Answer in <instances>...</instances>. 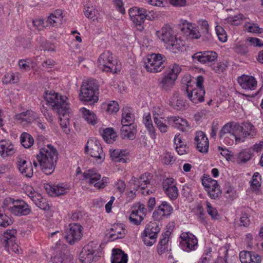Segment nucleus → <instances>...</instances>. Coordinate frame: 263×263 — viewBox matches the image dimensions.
Instances as JSON below:
<instances>
[{"label":"nucleus","instance_id":"obj_1","mask_svg":"<svg viewBox=\"0 0 263 263\" xmlns=\"http://www.w3.org/2000/svg\"><path fill=\"white\" fill-rule=\"evenodd\" d=\"M36 158V161L33 160L35 167L40 166L46 175H50L53 172L58 159V153L52 145L48 144L41 148Z\"/></svg>","mask_w":263,"mask_h":263},{"label":"nucleus","instance_id":"obj_2","mask_svg":"<svg viewBox=\"0 0 263 263\" xmlns=\"http://www.w3.org/2000/svg\"><path fill=\"white\" fill-rule=\"evenodd\" d=\"M156 35L173 53L182 51L184 48V42L177 37L174 29L168 24H165L160 30L156 32Z\"/></svg>","mask_w":263,"mask_h":263},{"label":"nucleus","instance_id":"obj_3","mask_svg":"<svg viewBox=\"0 0 263 263\" xmlns=\"http://www.w3.org/2000/svg\"><path fill=\"white\" fill-rule=\"evenodd\" d=\"M98 85L97 81L89 79L82 82L80 88L79 98L86 103H96L99 100Z\"/></svg>","mask_w":263,"mask_h":263},{"label":"nucleus","instance_id":"obj_4","mask_svg":"<svg viewBox=\"0 0 263 263\" xmlns=\"http://www.w3.org/2000/svg\"><path fill=\"white\" fill-rule=\"evenodd\" d=\"M44 99L47 104L52 107L58 115H65L68 112L69 104L67 103V98L66 96L59 95L54 91H50L49 93L46 91Z\"/></svg>","mask_w":263,"mask_h":263},{"label":"nucleus","instance_id":"obj_5","mask_svg":"<svg viewBox=\"0 0 263 263\" xmlns=\"http://www.w3.org/2000/svg\"><path fill=\"white\" fill-rule=\"evenodd\" d=\"M165 67L163 73L164 76L162 78L159 85L162 89L168 91L174 85L182 68L179 64L175 63L168 66H166Z\"/></svg>","mask_w":263,"mask_h":263},{"label":"nucleus","instance_id":"obj_6","mask_svg":"<svg viewBox=\"0 0 263 263\" xmlns=\"http://www.w3.org/2000/svg\"><path fill=\"white\" fill-rule=\"evenodd\" d=\"M240 128L238 123L230 122L225 124L218 132L220 142L228 146L232 145L237 138V131Z\"/></svg>","mask_w":263,"mask_h":263},{"label":"nucleus","instance_id":"obj_7","mask_svg":"<svg viewBox=\"0 0 263 263\" xmlns=\"http://www.w3.org/2000/svg\"><path fill=\"white\" fill-rule=\"evenodd\" d=\"M102 255L100 247L93 241H91L82 249L79 254L81 263H93L98 261Z\"/></svg>","mask_w":263,"mask_h":263},{"label":"nucleus","instance_id":"obj_8","mask_svg":"<svg viewBox=\"0 0 263 263\" xmlns=\"http://www.w3.org/2000/svg\"><path fill=\"white\" fill-rule=\"evenodd\" d=\"M165 60L166 57L160 53L148 54L143 59V66L148 72H159L165 67Z\"/></svg>","mask_w":263,"mask_h":263},{"label":"nucleus","instance_id":"obj_9","mask_svg":"<svg viewBox=\"0 0 263 263\" xmlns=\"http://www.w3.org/2000/svg\"><path fill=\"white\" fill-rule=\"evenodd\" d=\"M128 14L137 29L142 31L144 29L145 20H152L154 17L150 15L149 11L143 8L133 7L128 10Z\"/></svg>","mask_w":263,"mask_h":263},{"label":"nucleus","instance_id":"obj_10","mask_svg":"<svg viewBox=\"0 0 263 263\" xmlns=\"http://www.w3.org/2000/svg\"><path fill=\"white\" fill-rule=\"evenodd\" d=\"M86 152L90 155L91 161L95 163H102L105 158V154L99 141L95 138L88 140L85 146Z\"/></svg>","mask_w":263,"mask_h":263},{"label":"nucleus","instance_id":"obj_11","mask_svg":"<svg viewBox=\"0 0 263 263\" xmlns=\"http://www.w3.org/2000/svg\"><path fill=\"white\" fill-rule=\"evenodd\" d=\"M160 230V226L156 222H151L147 224L140 236L144 244L146 246H152L156 242Z\"/></svg>","mask_w":263,"mask_h":263},{"label":"nucleus","instance_id":"obj_12","mask_svg":"<svg viewBox=\"0 0 263 263\" xmlns=\"http://www.w3.org/2000/svg\"><path fill=\"white\" fill-rule=\"evenodd\" d=\"M179 247L186 252L195 251L198 247L197 238L192 233L183 232L181 233L179 238Z\"/></svg>","mask_w":263,"mask_h":263},{"label":"nucleus","instance_id":"obj_13","mask_svg":"<svg viewBox=\"0 0 263 263\" xmlns=\"http://www.w3.org/2000/svg\"><path fill=\"white\" fill-rule=\"evenodd\" d=\"M83 179L90 185L97 189L104 188L108 183V178L103 177L94 169L89 170L83 173Z\"/></svg>","mask_w":263,"mask_h":263},{"label":"nucleus","instance_id":"obj_14","mask_svg":"<svg viewBox=\"0 0 263 263\" xmlns=\"http://www.w3.org/2000/svg\"><path fill=\"white\" fill-rule=\"evenodd\" d=\"M202 184L211 199H216L221 195V191L217 181L212 179L210 176H205L204 175L202 179Z\"/></svg>","mask_w":263,"mask_h":263},{"label":"nucleus","instance_id":"obj_15","mask_svg":"<svg viewBox=\"0 0 263 263\" xmlns=\"http://www.w3.org/2000/svg\"><path fill=\"white\" fill-rule=\"evenodd\" d=\"M147 210L143 203L137 202L131 207L129 220L133 224L139 225L147 214Z\"/></svg>","mask_w":263,"mask_h":263},{"label":"nucleus","instance_id":"obj_16","mask_svg":"<svg viewBox=\"0 0 263 263\" xmlns=\"http://www.w3.org/2000/svg\"><path fill=\"white\" fill-rule=\"evenodd\" d=\"M191 83L192 82H188L186 84L185 93L187 97L194 104L203 102L204 101L205 89L193 87Z\"/></svg>","mask_w":263,"mask_h":263},{"label":"nucleus","instance_id":"obj_17","mask_svg":"<svg viewBox=\"0 0 263 263\" xmlns=\"http://www.w3.org/2000/svg\"><path fill=\"white\" fill-rule=\"evenodd\" d=\"M173 212V206L167 201H163L156 207L152 217L155 221H160L169 217Z\"/></svg>","mask_w":263,"mask_h":263},{"label":"nucleus","instance_id":"obj_18","mask_svg":"<svg viewBox=\"0 0 263 263\" xmlns=\"http://www.w3.org/2000/svg\"><path fill=\"white\" fill-rule=\"evenodd\" d=\"M217 53L212 50L197 52L192 55L193 61L194 63L199 62L203 64H208L210 66L217 60Z\"/></svg>","mask_w":263,"mask_h":263},{"label":"nucleus","instance_id":"obj_19","mask_svg":"<svg viewBox=\"0 0 263 263\" xmlns=\"http://www.w3.org/2000/svg\"><path fill=\"white\" fill-rule=\"evenodd\" d=\"M240 130L237 131L236 143L243 142L247 138H253L256 135L255 126L250 122L243 123L242 126L239 124Z\"/></svg>","mask_w":263,"mask_h":263},{"label":"nucleus","instance_id":"obj_20","mask_svg":"<svg viewBox=\"0 0 263 263\" xmlns=\"http://www.w3.org/2000/svg\"><path fill=\"white\" fill-rule=\"evenodd\" d=\"M83 228L81 225L76 223H70L67 232L65 239L70 245L77 242L82 237Z\"/></svg>","mask_w":263,"mask_h":263},{"label":"nucleus","instance_id":"obj_21","mask_svg":"<svg viewBox=\"0 0 263 263\" xmlns=\"http://www.w3.org/2000/svg\"><path fill=\"white\" fill-rule=\"evenodd\" d=\"M26 192L28 196L40 209L44 211H48L50 209V206L47 199L44 198L41 194L35 191L32 187H28Z\"/></svg>","mask_w":263,"mask_h":263},{"label":"nucleus","instance_id":"obj_22","mask_svg":"<svg viewBox=\"0 0 263 263\" xmlns=\"http://www.w3.org/2000/svg\"><path fill=\"white\" fill-rule=\"evenodd\" d=\"M194 144L197 149L202 153H206L209 147L208 138L203 132L201 130L196 131L194 138Z\"/></svg>","mask_w":263,"mask_h":263},{"label":"nucleus","instance_id":"obj_23","mask_svg":"<svg viewBox=\"0 0 263 263\" xmlns=\"http://www.w3.org/2000/svg\"><path fill=\"white\" fill-rule=\"evenodd\" d=\"M237 82L242 89L246 91L254 90L257 86L256 79L252 76L242 74L237 78Z\"/></svg>","mask_w":263,"mask_h":263},{"label":"nucleus","instance_id":"obj_24","mask_svg":"<svg viewBox=\"0 0 263 263\" xmlns=\"http://www.w3.org/2000/svg\"><path fill=\"white\" fill-rule=\"evenodd\" d=\"M113 57L112 54L109 51H105L103 52L99 57L98 61L99 66L104 71L111 72L115 73V71L112 70Z\"/></svg>","mask_w":263,"mask_h":263},{"label":"nucleus","instance_id":"obj_25","mask_svg":"<svg viewBox=\"0 0 263 263\" xmlns=\"http://www.w3.org/2000/svg\"><path fill=\"white\" fill-rule=\"evenodd\" d=\"M137 133V125L136 124H122L119 136L123 140H134Z\"/></svg>","mask_w":263,"mask_h":263},{"label":"nucleus","instance_id":"obj_26","mask_svg":"<svg viewBox=\"0 0 263 263\" xmlns=\"http://www.w3.org/2000/svg\"><path fill=\"white\" fill-rule=\"evenodd\" d=\"M181 31L187 39H198L201 36V34L196 25L186 20L182 23Z\"/></svg>","mask_w":263,"mask_h":263},{"label":"nucleus","instance_id":"obj_27","mask_svg":"<svg viewBox=\"0 0 263 263\" xmlns=\"http://www.w3.org/2000/svg\"><path fill=\"white\" fill-rule=\"evenodd\" d=\"M37 113L32 110H27L16 114L14 119L23 125L26 126L34 122V120L37 118Z\"/></svg>","mask_w":263,"mask_h":263},{"label":"nucleus","instance_id":"obj_28","mask_svg":"<svg viewBox=\"0 0 263 263\" xmlns=\"http://www.w3.org/2000/svg\"><path fill=\"white\" fill-rule=\"evenodd\" d=\"M167 233L168 231H166L162 234L157 246L156 251L160 256L166 252L171 251V246L168 242L170 237Z\"/></svg>","mask_w":263,"mask_h":263},{"label":"nucleus","instance_id":"obj_29","mask_svg":"<svg viewBox=\"0 0 263 263\" xmlns=\"http://www.w3.org/2000/svg\"><path fill=\"white\" fill-rule=\"evenodd\" d=\"M31 211V208L23 200H16L12 214L17 216H26Z\"/></svg>","mask_w":263,"mask_h":263},{"label":"nucleus","instance_id":"obj_30","mask_svg":"<svg viewBox=\"0 0 263 263\" xmlns=\"http://www.w3.org/2000/svg\"><path fill=\"white\" fill-rule=\"evenodd\" d=\"M15 153L14 145L9 140L0 141V155L3 158L12 156Z\"/></svg>","mask_w":263,"mask_h":263},{"label":"nucleus","instance_id":"obj_31","mask_svg":"<svg viewBox=\"0 0 263 263\" xmlns=\"http://www.w3.org/2000/svg\"><path fill=\"white\" fill-rule=\"evenodd\" d=\"M17 167L21 173L25 177L30 178L33 174L31 162L20 158L17 161Z\"/></svg>","mask_w":263,"mask_h":263},{"label":"nucleus","instance_id":"obj_32","mask_svg":"<svg viewBox=\"0 0 263 263\" xmlns=\"http://www.w3.org/2000/svg\"><path fill=\"white\" fill-rule=\"evenodd\" d=\"M130 106H125L122 109L121 124H135V116Z\"/></svg>","mask_w":263,"mask_h":263},{"label":"nucleus","instance_id":"obj_33","mask_svg":"<svg viewBox=\"0 0 263 263\" xmlns=\"http://www.w3.org/2000/svg\"><path fill=\"white\" fill-rule=\"evenodd\" d=\"M63 12L61 10H57L51 13L46 20L48 27H56L60 25L62 20Z\"/></svg>","mask_w":263,"mask_h":263},{"label":"nucleus","instance_id":"obj_34","mask_svg":"<svg viewBox=\"0 0 263 263\" xmlns=\"http://www.w3.org/2000/svg\"><path fill=\"white\" fill-rule=\"evenodd\" d=\"M46 190H50L52 196H60L64 194L69 191V186L66 184H60L57 185L47 184L46 187Z\"/></svg>","mask_w":263,"mask_h":263},{"label":"nucleus","instance_id":"obj_35","mask_svg":"<svg viewBox=\"0 0 263 263\" xmlns=\"http://www.w3.org/2000/svg\"><path fill=\"white\" fill-rule=\"evenodd\" d=\"M153 175L149 172H145L141 175L137 181H135V184L137 185L139 188L144 190L150 184V181L152 179Z\"/></svg>","mask_w":263,"mask_h":263},{"label":"nucleus","instance_id":"obj_36","mask_svg":"<svg viewBox=\"0 0 263 263\" xmlns=\"http://www.w3.org/2000/svg\"><path fill=\"white\" fill-rule=\"evenodd\" d=\"M84 14L88 19L93 21H98L99 12L96 6L91 4H87L84 6Z\"/></svg>","mask_w":263,"mask_h":263},{"label":"nucleus","instance_id":"obj_37","mask_svg":"<svg viewBox=\"0 0 263 263\" xmlns=\"http://www.w3.org/2000/svg\"><path fill=\"white\" fill-rule=\"evenodd\" d=\"M80 111L82 114L83 118L88 123L91 125H95L98 122V119L96 114L92 111L85 107H81Z\"/></svg>","mask_w":263,"mask_h":263},{"label":"nucleus","instance_id":"obj_38","mask_svg":"<svg viewBox=\"0 0 263 263\" xmlns=\"http://www.w3.org/2000/svg\"><path fill=\"white\" fill-rule=\"evenodd\" d=\"M130 153L128 149H116V163L117 162L122 163L125 165L130 161Z\"/></svg>","mask_w":263,"mask_h":263},{"label":"nucleus","instance_id":"obj_39","mask_svg":"<svg viewBox=\"0 0 263 263\" xmlns=\"http://www.w3.org/2000/svg\"><path fill=\"white\" fill-rule=\"evenodd\" d=\"M20 80L19 73L10 71L6 73L2 79L3 83L5 84H13L18 82Z\"/></svg>","mask_w":263,"mask_h":263},{"label":"nucleus","instance_id":"obj_40","mask_svg":"<svg viewBox=\"0 0 263 263\" xmlns=\"http://www.w3.org/2000/svg\"><path fill=\"white\" fill-rule=\"evenodd\" d=\"M169 124L173 122L175 125V127L180 128L181 127L188 126V122L185 119L180 118L178 116H168L166 118Z\"/></svg>","mask_w":263,"mask_h":263},{"label":"nucleus","instance_id":"obj_41","mask_svg":"<svg viewBox=\"0 0 263 263\" xmlns=\"http://www.w3.org/2000/svg\"><path fill=\"white\" fill-rule=\"evenodd\" d=\"M101 135L107 143H113L115 141V132L113 128H106L102 130Z\"/></svg>","mask_w":263,"mask_h":263},{"label":"nucleus","instance_id":"obj_42","mask_svg":"<svg viewBox=\"0 0 263 263\" xmlns=\"http://www.w3.org/2000/svg\"><path fill=\"white\" fill-rule=\"evenodd\" d=\"M250 183L253 191H258L260 190L261 185V177L258 172L253 174Z\"/></svg>","mask_w":263,"mask_h":263},{"label":"nucleus","instance_id":"obj_43","mask_svg":"<svg viewBox=\"0 0 263 263\" xmlns=\"http://www.w3.org/2000/svg\"><path fill=\"white\" fill-rule=\"evenodd\" d=\"M253 153L250 149H245L241 151L237 156V161L238 163H245L252 158Z\"/></svg>","mask_w":263,"mask_h":263},{"label":"nucleus","instance_id":"obj_44","mask_svg":"<svg viewBox=\"0 0 263 263\" xmlns=\"http://www.w3.org/2000/svg\"><path fill=\"white\" fill-rule=\"evenodd\" d=\"M229 63L227 61H218L217 63L214 62L211 64V69L218 74L223 72L228 68Z\"/></svg>","mask_w":263,"mask_h":263},{"label":"nucleus","instance_id":"obj_45","mask_svg":"<svg viewBox=\"0 0 263 263\" xmlns=\"http://www.w3.org/2000/svg\"><path fill=\"white\" fill-rule=\"evenodd\" d=\"M223 196L229 201L233 200L237 197L236 190L229 183L225 185Z\"/></svg>","mask_w":263,"mask_h":263},{"label":"nucleus","instance_id":"obj_46","mask_svg":"<svg viewBox=\"0 0 263 263\" xmlns=\"http://www.w3.org/2000/svg\"><path fill=\"white\" fill-rule=\"evenodd\" d=\"M18 65L21 70L29 71L35 66L36 63L31 59H26L19 60Z\"/></svg>","mask_w":263,"mask_h":263},{"label":"nucleus","instance_id":"obj_47","mask_svg":"<svg viewBox=\"0 0 263 263\" xmlns=\"http://www.w3.org/2000/svg\"><path fill=\"white\" fill-rule=\"evenodd\" d=\"M16 233V231L15 230L12 229L10 230H7L4 234V245L5 248L8 249V251L9 252V249H8V246L10 245V242L13 241V239H15V235Z\"/></svg>","mask_w":263,"mask_h":263},{"label":"nucleus","instance_id":"obj_48","mask_svg":"<svg viewBox=\"0 0 263 263\" xmlns=\"http://www.w3.org/2000/svg\"><path fill=\"white\" fill-rule=\"evenodd\" d=\"M21 142L23 146L26 148H28L33 145L34 139L30 134L23 133L21 136Z\"/></svg>","mask_w":263,"mask_h":263},{"label":"nucleus","instance_id":"obj_49","mask_svg":"<svg viewBox=\"0 0 263 263\" xmlns=\"http://www.w3.org/2000/svg\"><path fill=\"white\" fill-rule=\"evenodd\" d=\"M59 120L60 121V125L62 129L66 134H68L69 132V129L68 128L69 124V111L65 115H59Z\"/></svg>","mask_w":263,"mask_h":263},{"label":"nucleus","instance_id":"obj_50","mask_svg":"<svg viewBox=\"0 0 263 263\" xmlns=\"http://www.w3.org/2000/svg\"><path fill=\"white\" fill-rule=\"evenodd\" d=\"M13 222L12 218L0 210V226L6 228Z\"/></svg>","mask_w":263,"mask_h":263},{"label":"nucleus","instance_id":"obj_51","mask_svg":"<svg viewBox=\"0 0 263 263\" xmlns=\"http://www.w3.org/2000/svg\"><path fill=\"white\" fill-rule=\"evenodd\" d=\"M244 29L248 32L251 33H261L263 31V29L260 28L257 24L250 22L245 24Z\"/></svg>","mask_w":263,"mask_h":263},{"label":"nucleus","instance_id":"obj_52","mask_svg":"<svg viewBox=\"0 0 263 263\" xmlns=\"http://www.w3.org/2000/svg\"><path fill=\"white\" fill-rule=\"evenodd\" d=\"M163 119V118H158V117H155L154 118V123L159 131L161 133H165L168 129V126L162 121Z\"/></svg>","mask_w":263,"mask_h":263},{"label":"nucleus","instance_id":"obj_53","mask_svg":"<svg viewBox=\"0 0 263 263\" xmlns=\"http://www.w3.org/2000/svg\"><path fill=\"white\" fill-rule=\"evenodd\" d=\"M245 19L242 14H238L234 16H230L227 17L228 22L234 26H237L241 23V21Z\"/></svg>","mask_w":263,"mask_h":263},{"label":"nucleus","instance_id":"obj_54","mask_svg":"<svg viewBox=\"0 0 263 263\" xmlns=\"http://www.w3.org/2000/svg\"><path fill=\"white\" fill-rule=\"evenodd\" d=\"M127 233L126 226L124 223H116V240L123 238Z\"/></svg>","mask_w":263,"mask_h":263},{"label":"nucleus","instance_id":"obj_55","mask_svg":"<svg viewBox=\"0 0 263 263\" xmlns=\"http://www.w3.org/2000/svg\"><path fill=\"white\" fill-rule=\"evenodd\" d=\"M128 255L121 249L116 248V263H127Z\"/></svg>","mask_w":263,"mask_h":263},{"label":"nucleus","instance_id":"obj_56","mask_svg":"<svg viewBox=\"0 0 263 263\" xmlns=\"http://www.w3.org/2000/svg\"><path fill=\"white\" fill-rule=\"evenodd\" d=\"M15 200L11 198H6L3 201V208L4 211H8L12 214L13 209L14 208Z\"/></svg>","mask_w":263,"mask_h":263},{"label":"nucleus","instance_id":"obj_57","mask_svg":"<svg viewBox=\"0 0 263 263\" xmlns=\"http://www.w3.org/2000/svg\"><path fill=\"white\" fill-rule=\"evenodd\" d=\"M254 254L253 251H241L239 253L240 260L242 263H250L252 261V255Z\"/></svg>","mask_w":263,"mask_h":263},{"label":"nucleus","instance_id":"obj_58","mask_svg":"<svg viewBox=\"0 0 263 263\" xmlns=\"http://www.w3.org/2000/svg\"><path fill=\"white\" fill-rule=\"evenodd\" d=\"M164 193L172 201L176 200L179 196L178 190L176 185H174L172 187L167 189L164 191Z\"/></svg>","mask_w":263,"mask_h":263},{"label":"nucleus","instance_id":"obj_59","mask_svg":"<svg viewBox=\"0 0 263 263\" xmlns=\"http://www.w3.org/2000/svg\"><path fill=\"white\" fill-rule=\"evenodd\" d=\"M206 211L212 219H218L219 217L218 211L216 208L213 207L211 203L206 201Z\"/></svg>","mask_w":263,"mask_h":263},{"label":"nucleus","instance_id":"obj_60","mask_svg":"<svg viewBox=\"0 0 263 263\" xmlns=\"http://www.w3.org/2000/svg\"><path fill=\"white\" fill-rule=\"evenodd\" d=\"M104 239L106 241H114L115 240V231L114 230V226H109L105 232Z\"/></svg>","mask_w":263,"mask_h":263},{"label":"nucleus","instance_id":"obj_61","mask_svg":"<svg viewBox=\"0 0 263 263\" xmlns=\"http://www.w3.org/2000/svg\"><path fill=\"white\" fill-rule=\"evenodd\" d=\"M51 260L52 263H72V257L65 255L60 257H52Z\"/></svg>","mask_w":263,"mask_h":263},{"label":"nucleus","instance_id":"obj_62","mask_svg":"<svg viewBox=\"0 0 263 263\" xmlns=\"http://www.w3.org/2000/svg\"><path fill=\"white\" fill-rule=\"evenodd\" d=\"M215 30L219 41L223 43L227 42V34L224 29L220 26H217L215 27Z\"/></svg>","mask_w":263,"mask_h":263},{"label":"nucleus","instance_id":"obj_63","mask_svg":"<svg viewBox=\"0 0 263 263\" xmlns=\"http://www.w3.org/2000/svg\"><path fill=\"white\" fill-rule=\"evenodd\" d=\"M40 42L41 46L44 50H47L49 51H53L55 50V45L53 44H52L50 42L47 41L46 39L43 37H40Z\"/></svg>","mask_w":263,"mask_h":263},{"label":"nucleus","instance_id":"obj_64","mask_svg":"<svg viewBox=\"0 0 263 263\" xmlns=\"http://www.w3.org/2000/svg\"><path fill=\"white\" fill-rule=\"evenodd\" d=\"M219 129V122L217 120H214L212 123L211 127V131L210 132V136L211 138L215 140L217 137L218 130Z\"/></svg>","mask_w":263,"mask_h":263}]
</instances>
